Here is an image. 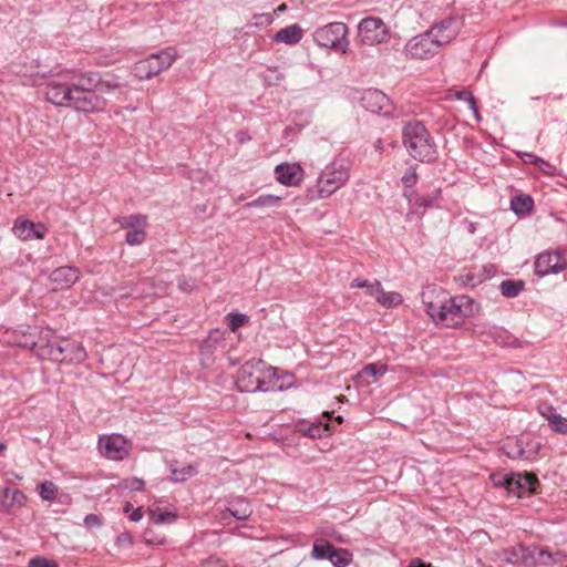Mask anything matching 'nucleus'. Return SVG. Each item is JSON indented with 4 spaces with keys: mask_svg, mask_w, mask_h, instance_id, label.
Listing matches in <instances>:
<instances>
[{
    "mask_svg": "<svg viewBox=\"0 0 567 567\" xmlns=\"http://www.w3.org/2000/svg\"><path fill=\"white\" fill-rule=\"evenodd\" d=\"M328 560L334 567H347L352 560V554L348 549L333 547L328 556Z\"/></svg>",
    "mask_w": 567,
    "mask_h": 567,
    "instance_id": "7c9ffc66",
    "label": "nucleus"
},
{
    "mask_svg": "<svg viewBox=\"0 0 567 567\" xmlns=\"http://www.w3.org/2000/svg\"><path fill=\"white\" fill-rule=\"evenodd\" d=\"M95 85H94V89H95V92H101V93H109V92H112L116 89L120 87V84L115 81L114 78H111V79H97L95 80Z\"/></svg>",
    "mask_w": 567,
    "mask_h": 567,
    "instance_id": "a19ab883",
    "label": "nucleus"
},
{
    "mask_svg": "<svg viewBox=\"0 0 567 567\" xmlns=\"http://www.w3.org/2000/svg\"><path fill=\"white\" fill-rule=\"evenodd\" d=\"M229 319V328L231 331H236L238 328L243 327L248 322V317L243 313L231 312L228 315Z\"/></svg>",
    "mask_w": 567,
    "mask_h": 567,
    "instance_id": "c03bdc74",
    "label": "nucleus"
},
{
    "mask_svg": "<svg viewBox=\"0 0 567 567\" xmlns=\"http://www.w3.org/2000/svg\"><path fill=\"white\" fill-rule=\"evenodd\" d=\"M527 549L523 545L513 546L502 551V560L512 564H526Z\"/></svg>",
    "mask_w": 567,
    "mask_h": 567,
    "instance_id": "c85d7f7f",
    "label": "nucleus"
},
{
    "mask_svg": "<svg viewBox=\"0 0 567 567\" xmlns=\"http://www.w3.org/2000/svg\"><path fill=\"white\" fill-rule=\"evenodd\" d=\"M332 549L333 545H331L329 542L323 539H317L312 546L311 557L317 560L328 559V556L330 555V551H332Z\"/></svg>",
    "mask_w": 567,
    "mask_h": 567,
    "instance_id": "c9c22d12",
    "label": "nucleus"
},
{
    "mask_svg": "<svg viewBox=\"0 0 567 567\" xmlns=\"http://www.w3.org/2000/svg\"><path fill=\"white\" fill-rule=\"evenodd\" d=\"M41 227H44V226L41 224H38V225L35 224V233H42Z\"/></svg>",
    "mask_w": 567,
    "mask_h": 567,
    "instance_id": "0e129e2a",
    "label": "nucleus"
},
{
    "mask_svg": "<svg viewBox=\"0 0 567 567\" xmlns=\"http://www.w3.org/2000/svg\"><path fill=\"white\" fill-rule=\"evenodd\" d=\"M275 172L277 181L286 186H297L303 176V171L298 164H279Z\"/></svg>",
    "mask_w": 567,
    "mask_h": 567,
    "instance_id": "aec40b11",
    "label": "nucleus"
},
{
    "mask_svg": "<svg viewBox=\"0 0 567 567\" xmlns=\"http://www.w3.org/2000/svg\"><path fill=\"white\" fill-rule=\"evenodd\" d=\"M39 495L43 501H53L58 494L56 485L51 481H44L38 485Z\"/></svg>",
    "mask_w": 567,
    "mask_h": 567,
    "instance_id": "ea45409f",
    "label": "nucleus"
},
{
    "mask_svg": "<svg viewBox=\"0 0 567 567\" xmlns=\"http://www.w3.org/2000/svg\"><path fill=\"white\" fill-rule=\"evenodd\" d=\"M62 78H64V75L52 79L47 83L45 95L47 100L54 105L69 106L74 87H72L70 81H61Z\"/></svg>",
    "mask_w": 567,
    "mask_h": 567,
    "instance_id": "f8f14e48",
    "label": "nucleus"
},
{
    "mask_svg": "<svg viewBox=\"0 0 567 567\" xmlns=\"http://www.w3.org/2000/svg\"><path fill=\"white\" fill-rule=\"evenodd\" d=\"M361 42L368 45L384 43L389 40V29L381 18L368 17L359 23Z\"/></svg>",
    "mask_w": 567,
    "mask_h": 567,
    "instance_id": "1a4fd4ad",
    "label": "nucleus"
},
{
    "mask_svg": "<svg viewBox=\"0 0 567 567\" xmlns=\"http://www.w3.org/2000/svg\"><path fill=\"white\" fill-rule=\"evenodd\" d=\"M299 431L305 435L312 439L316 437H322L323 435H327L330 432L329 424H311L308 426H299Z\"/></svg>",
    "mask_w": 567,
    "mask_h": 567,
    "instance_id": "4c0bfd02",
    "label": "nucleus"
},
{
    "mask_svg": "<svg viewBox=\"0 0 567 567\" xmlns=\"http://www.w3.org/2000/svg\"><path fill=\"white\" fill-rule=\"evenodd\" d=\"M525 451L523 449H518L514 454H508L511 457H524Z\"/></svg>",
    "mask_w": 567,
    "mask_h": 567,
    "instance_id": "052dcab7",
    "label": "nucleus"
},
{
    "mask_svg": "<svg viewBox=\"0 0 567 567\" xmlns=\"http://www.w3.org/2000/svg\"><path fill=\"white\" fill-rule=\"evenodd\" d=\"M524 281L522 280H504L499 285V290L502 295L506 298H514L519 295V292L524 289Z\"/></svg>",
    "mask_w": 567,
    "mask_h": 567,
    "instance_id": "473e14b6",
    "label": "nucleus"
},
{
    "mask_svg": "<svg viewBox=\"0 0 567 567\" xmlns=\"http://www.w3.org/2000/svg\"><path fill=\"white\" fill-rule=\"evenodd\" d=\"M333 412L324 411L323 416L330 419L332 416Z\"/></svg>",
    "mask_w": 567,
    "mask_h": 567,
    "instance_id": "338daca9",
    "label": "nucleus"
},
{
    "mask_svg": "<svg viewBox=\"0 0 567 567\" xmlns=\"http://www.w3.org/2000/svg\"><path fill=\"white\" fill-rule=\"evenodd\" d=\"M115 221L122 229L128 230H135L138 228L145 229L147 226V217L143 214L118 216Z\"/></svg>",
    "mask_w": 567,
    "mask_h": 567,
    "instance_id": "bb28decb",
    "label": "nucleus"
},
{
    "mask_svg": "<svg viewBox=\"0 0 567 567\" xmlns=\"http://www.w3.org/2000/svg\"><path fill=\"white\" fill-rule=\"evenodd\" d=\"M348 27L342 22H331L316 30L315 42L322 48L342 50L348 44Z\"/></svg>",
    "mask_w": 567,
    "mask_h": 567,
    "instance_id": "423d86ee",
    "label": "nucleus"
},
{
    "mask_svg": "<svg viewBox=\"0 0 567 567\" xmlns=\"http://www.w3.org/2000/svg\"><path fill=\"white\" fill-rule=\"evenodd\" d=\"M282 198L276 195H261L258 198L247 203L245 207H278L281 204Z\"/></svg>",
    "mask_w": 567,
    "mask_h": 567,
    "instance_id": "f704fd0d",
    "label": "nucleus"
},
{
    "mask_svg": "<svg viewBox=\"0 0 567 567\" xmlns=\"http://www.w3.org/2000/svg\"><path fill=\"white\" fill-rule=\"evenodd\" d=\"M350 162L338 158L327 165L318 178V194L320 198L332 195L342 187L350 176Z\"/></svg>",
    "mask_w": 567,
    "mask_h": 567,
    "instance_id": "20e7f679",
    "label": "nucleus"
},
{
    "mask_svg": "<svg viewBox=\"0 0 567 567\" xmlns=\"http://www.w3.org/2000/svg\"><path fill=\"white\" fill-rule=\"evenodd\" d=\"M99 450L106 458L122 461L130 454V443L120 434L101 436Z\"/></svg>",
    "mask_w": 567,
    "mask_h": 567,
    "instance_id": "9b49d317",
    "label": "nucleus"
},
{
    "mask_svg": "<svg viewBox=\"0 0 567 567\" xmlns=\"http://www.w3.org/2000/svg\"><path fill=\"white\" fill-rule=\"evenodd\" d=\"M455 96L457 100L466 101L470 105V109L473 111L476 120L478 121L481 118L475 97L473 96L471 91H468V90L457 91Z\"/></svg>",
    "mask_w": 567,
    "mask_h": 567,
    "instance_id": "79ce46f5",
    "label": "nucleus"
},
{
    "mask_svg": "<svg viewBox=\"0 0 567 567\" xmlns=\"http://www.w3.org/2000/svg\"><path fill=\"white\" fill-rule=\"evenodd\" d=\"M150 519L155 524H171L175 522L177 515L173 512H163L158 506L148 508Z\"/></svg>",
    "mask_w": 567,
    "mask_h": 567,
    "instance_id": "2f4dec72",
    "label": "nucleus"
},
{
    "mask_svg": "<svg viewBox=\"0 0 567 567\" xmlns=\"http://www.w3.org/2000/svg\"><path fill=\"white\" fill-rule=\"evenodd\" d=\"M425 312L436 324L453 328L462 324L465 318L473 316L475 301L467 296L449 298L444 290L429 286L422 291Z\"/></svg>",
    "mask_w": 567,
    "mask_h": 567,
    "instance_id": "f257e3e1",
    "label": "nucleus"
},
{
    "mask_svg": "<svg viewBox=\"0 0 567 567\" xmlns=\"http://www.w3.org/2000/svg\"><path fill=\"white\" fill-rule=\"evenodd\" d=\"M461 22L456 17H447L435 22L427 31L433 38L440 40V44L446 45L451 43L461 31Z\"/></svg>",
    "mask_w": 567,
    "mask_h": 567,
    "instance_id": "ddd939ff",
    "label": "nucleus"
},
{
    "mask_svg": "<svg viewBox=\"0 0 567 567\" xmlns=\"http://www.w3.org/2000/svg\"><path fill=\"white\" fill-rule=\"evenodd\" d=\"M567 268L566 251H546L539 254L535 260V274L544 277L558 274Z\"/></svg>",
    "mask_w": 567,
    "mask_h": 567,
    "instance_id": "9d476101",
    "label": "nucleus"
},
{
    "mask_svg": "<svg viewBox=\"0 0 567 567\" xmlns=\"http://www.w3.org/2000/svg\"><path fill=\"white\" fill-rule=\"evenodd\" d=\"M226 511L238 520H246L252 514L250 504L244 498H238L229 503Z\"/></svg>",
    "mask_w": 567,
    "mask_h": 567,
    "instance_id": "cd10ccee",
    "label": "nucleus"
},
{
    "mask_svg": "<svg viewBox=\"0 0 567 567\" xmlns=\"http://www.w3.org/2000/svg\"><path fill=\"white\" fill-rule=\"evenodd\" d=\"M133 543V538L128 533H122L116 537V545L118 547H128Z\"/></svg>",
    "mask_w": 567,
    "mask_h": 567,
    "instance_id": "8fccbe9b",
    "label": "nucleus"
},
{
    "mask_svg": "<svg viewBox=\"0 0 567 567\" xmlns=\"http://www.w3.org/2000/svg\"><path fill=\"white\" fill-rule=\"evenodd\" d=\"M120 486L128 491H142L145 486V483L138 477H128L123 480Z\"/></svg>",
    "mask_w": 567,
    "mask_h": 567,
    "instance_id": "a18cd8bd",
    "label": "nucleus"
},
{
    "mask_svg": "<svg viewBox=\"0 0 567 567\" xmlns=\"http://www.w3.org/2000/svg\"><path fill=\"white\" fill-rule=\"evenodd\" d=\"M146 231L145 229L138 228L135 230H128L125 236V241L130 246H137L145 241Z\"/></svg>",
    "mask_w": 567,
    "mask_h": 567,
    "instance_id": "37998d69",
    "label": "nucleus"
},
{
    "mask_svg": "<svg viewBox=\"0 0 567 567\" xmlns=\"http://www.w3.org/2000/svg\"><path fill=\"white\" fill-rule=\"evenodd\" d=\"M529 556L532 557L533 561L536 565L539 566H551V551L544 549V548H534Z\"/></svg>",
    "mask_w": 567,
    "mask_h": 567,
    "instance_id": "58836bf2",
    "label": "nucleus"
},
{
    "mask_svg": "<svg viewBox=\"0 0 567 567\" xmlns=\"http://www.w3.org/2000/svg\"><path fill=\"white\" fill-rule=\"evenodd\" d=\"M402 140L409 154L420 162L431 163L437 157V147L421 121H409L402 128Z\"/></svg>",
    "mask_w": 567,
    "mask_h": 567,
    "instance_id": "f03ea898",
    "label": "nucleus"
},
{
    "mask_svg": "<svg viewBox=\"0 0 567 567\" xmlns=\"http://www.w3.org/2000/svg\"><path fill=\"white\" fill-rule=\"evenodd\" d=\"M374 146H375V148H377L379 152H381V151H382V148H383V147H382V141H381V140H378V141L375 142Z\"/></svg>",
    "mask_w": 567,
    "mask_h": 567,
    "instance_id": "680f3d73",
    "label": "nucleus"
},
{
    "mask_svg": "<svg viewBox=\"0 0 567 567\" xmlns=\"http://www.w3.org/2000/svg\"><path fill=\"white\" fill-rule=\"evenodd\" d=\"M378 299L377 301L383 307L390 308L393 306H399L403 302V298L399 292L391 291L385 292L384 289H377Z\"/></svg>",
    "mask_w": 567,
    "mask_h": 567,
    "instance_id": "72a5a7b5",
    "label": "nucleus"
},
{
    "mask_svg": "<svg viewBox=\"0 0 567 567\" xmlns=\"http://www.w3.org/2000/svg\"><path fill=\"white\" fill-rule=\"evenodd\" d=\"M377 289H382V285L378 280H375L374 282H370L369 287L367 288L365 293L378 299Z\"/></svg>",
    "mask_w": 567,
    "mask_h": 567,
    "instance_id": "864d4df0",
    "label": "nucleus"
},
{
    "mask_svg": "<svg viewBox=\"0 0 567 567\" xmlns=\"http://www.w3.org/2000/svg\"><path fill=\"white\" fill-rule=\"evenodd\" d=\"M132 508V505L130 503H126V505L124 506V512L125 513H128V511Z\"/></svg>",
    "mask_w": 567,
    "mask_h": 567,
    "instance_id": "69168bd1",
    "label": "nucleus"
},
{
    "mask_svg": "<svg viewBox=\"0 0 567 567\" xmlns=\"http://www.w3.org/2000/svg\"><path fill=\"white\" fill-rule=\"evenodd\" d=\"M409 567H432L431 564L424 563L421 558H412Z\"/></svg>",
    "mask_w": 567,
    "mask_h": 567,
    "instance_id": "13d9d810",
    "label": "nucleus"
},
{
    "mask_svg": "<svg viewBox=\"0 0 567 567\" xmlns=\"http://www.w3.org/2000/svg\"><path fill=\"white\" fill-rule=\"evenodd\" d=\"M526 156H528L529 163H533V164L537 165L542 169H545V167L551 168V166L549 165L548 162H546V161H544V159H542V158H539V157H537V156H535L533 154H526Z\"/></svg>",
    "mask_w": 567,
    "mask_h": 567,
    "instance_id": "3c124183",
    "label": "nucleus"
},
{
    "mask_svg": "<svg viewBox=\"0 0 567 567\" xmlns=\"http://www.w3.org/2000/svg\"><path fill=\"white\" fill-rule=\"evenodd\" d=\"M401 181L405 188L413 187L415 185V183L417 182L416 167L415 166L409 167L408 171L403 174Z\"/></svg>",
    "mask_w": 567,
    "mask_h": 567,
    "instance_id": "49530a36",
    "label": "nucleus"
},
{
    "mask_svg": "<svg viewBox=\"0 0 567 567\" xmlns=\"http://www.w3.org/2000/svg\"><path fill=\"white\" fill-rule=\"evenodd\" d=\"M80 270L73 266H62L54 269L49 280L54 286V290L66 289L73 286L80 279Z\"/></svg>",
    "mask_w": 567,
    "mask_h": 567,
    "instance_id": "dca6fc26",
    "label": "nucleus"
},
{
    "mask_svg": "<svg viewBox=\"0 0 567 567\" xmlns=\"http://www.w3.org/2000/svg\"><path fill=\"white\" fill-rule=\"evenodd\" d=\"M551 556H553L551 565L559 564V563L567 560V554H565L563 551L551 553Z\"/></svg>",
    "mask_w": 567,
    "mask_h": 567,
    "instance_id": "6e6d98bb",
    "label": "nucleus"
},
{
    "mask_svg": "<svg viewBox=\"0 0 567 567\" xmlns=\"http://www.w3.org/2000/svg\"><path fill=\"white\" fill-rule=\"evenodd\" d=\"M337 400H338L339 402H341V403H342V402L347 401V398H346L343 394H340V395L337 398Z\"/></svg>",
    "mask_w": 567,
    "mask_h": 567,
    "instance_id": "e2e57ef3",
    "label": "nucleus"
},
{
    "mask_svg": "<svg viewBox=\"0 0 567 567\" xmlns=\"http://www.w3.org/2000/svg\"><path fill=\"white\" fill-rule=\"evenodd\" d=\"M72 87H83L85 90H95V75L93 73H84L79 76L72 75L70 79Z\"/></svg>",
    "mask_w": 567,
    "mask_h": 567,
    "instance_id": "e433bc0d",
    "label": "nucleus"
},
{
    "mask_svg": "<svg viewBox=\"0 0 567 567\" xmlns=\"http://www.w3.org/2000/svg\"><path fill=\"white\" fill-rule=\"evenodd\" d=\"M534 207V200L529 195H517L511 200V209L516 215H526Z\"/></svg>",
    "mask_w": 567,
    "mask_h": 567,
    "instance_id": "c756f323",
    "label": "nucleus"
},
{
    "mask_svg": "<svg viewBox=\"0 0 567 567\" xmlns=\"http://www.w3.org/2000/svg\"><path fill=\"white\" fill-rule=\"evenodd\" d=\"M302 30L298 24H291L280 29L274 37L276 42L293 45L300 42Z\"/></svg>",
    "mask_w": 567,
    "mask_h": 567,
    "instance_id": "393cba45",
    "label": "nucleus"
},
{
    "mask_svg": "<svg viewBox=\"0 0 567 567\" xmlns=\"http://www.w3.org/2000/svg\"><path fill=\"white\" fill-rule=\"evenodd\" d=\"M441 49L440 40L433 38L431 32L425 31L409 40L404 47V53L412 59L427 60L437 54Z\"/></svg>",
    "mask_w": 567,
    "mask_h": 567,
    "instance_id": "0eeeda50",
    "label": "nucleus"
},
{
    "mask_svg": "<svg viewBox=\"0 0 567 567\" xmlns=\"http://www.w3.org/2000/svg\"><path fill=\"white\" fill-rule=\"evenodd\" d=\"M142 517H143L142 507L134 509L132 515L130 516L131 520H133V522H138L142 519Z\"/></svg>",
    "mask_w": 567,
    "mask_h": 567,
    "instance_id": "bf43d9fd",
    "label": "nucleus"
},
{
    "mask_svg": "<svg viewBox=\"0 0 567 567\" xmlns=\"http://www.w3.org/2000/svg\"><path fill=\"white\" fill-rule=\"evenodd\" d=\"M200 567H226V565L217 557H209Z\"/></svg>",
    "mask_w": 567,
    "mask_h": 567,
    "instance_id": "603ef678",
    "label": "nucleus"
},
{
    "mask_svg": "<svg viewBox=\"0 0 567 567\" xmlns=\"http://www.w3.org/2000/svg\"><path fill=\"white\" fill-rule=\"evenodd\" d=\"M174 48L164 49L134 63L132 72L140 80H148L167 70L176 59Z\"/></svg>",
    "mask_w": 567,
    "mask_h": 567,
    "instance_id": "39448f33",
    "label": "nucleus"
},
{
    "mask_svg": "<svg viewBox=\"0 0 567 567\" xmlns=\"http://www.w3.org/2000/svg\"><path fill=\"white\" fill-rule=\"evenodd\" d=\"M539 413L547 420L554 432L567 435V419L557 413L555 408L543 404L539 406Z\"/></svg>",
    "mask_w": 567,
    "mask_h": 567,
    "instance_id": "412c9836",
    "label": "nucleus"
},
{
    "mask_svg": "<svg viewBox=\"0 0 567 567\" xmlns=\"http://www.w3.org/2000/svg\"><path fill=\"white\" fill-rule=\"evenodd\" d=\"M169 480L174 483H183L188 478L196 476L198 468L196 464H179L178 461L169 463Z\"/></svg>",
    "mask_w": 567,
    "mask_h": 567,
    "instance_id": "4be33fe9",
    "label": "nucleus"
},
{
    "mask_svg": "<svg viewBox=\"0 0 567 567\" xmlns=\"http://www.w3.org/2000/svg\"><path fill=\"white\" fill-rule=\"evenodd\" d=\"M271 371L272 369L268 368L262 360H249L237 373V388L241 392H266L269 390L266 378L271 374Z\"/></svg>",
    "mask_w": 567,
    "mask_h": 567,
    "instance_id": "7ed1b4c3",
    "label": "nucleus"
},
{
    "mask_svg": "<svg viewBox=\"0 0 567 567\" xmlns=\"http://www.w3.org/2000/svg\"><path fill=\"white\" fill-rule=\"evenodd\" d=\"M388 371V367L384 363H369L364 365L355 375V380L358 382H362L365 385L370 384V381H364L363 379L365 377H371L373 379H377L379 377H382Z\"/></svg>",
    "mask_w": 567,
    "mask_h": 567,
    "instance_id": "a878e982",
    "label": "nucleus"
},
{
    "mask_svg": "<svg viewBox=\"0 0 567 567\" xmlns=\"http://www.w3.org/2000/svg\"><path fill=\"white\" fill-rule=\"evenodd\" d=\"M27 496L20 489L0 487V513L10 514L16 508L23 507Z\"/></svg>",
    "mask_w": 567,
    "mask_h": 567,
    "instance_id": "a211bd4d",
    "label": "nucleus"
},
{
    "mask_svg": "<svg viewBox=\"0 0 567 567\" xmlns=\"http://www.w3.org/2000/svg\"><path fill=\"white\" fill-rule=\"evenodd\" d=\"M336 421H337L339 424H341V423H343V417H342L341 415H338V416L336 417Z\"/></svg>",
    "mask_w": 567,
    "mask_h": 567,
    "instance_id": "774afa93",
    "label": "nucleus"
},
{
    "mask_svg": "<svg viewBox=\"0 0 567 567\" xmlns=\"http://www.w3.org/2000/svg\"><path fill=\"white\" fill-rule=\"evenodd\" d=\"M441 195V189L436 188L432 193L426 195H421L414 190H411L410 194H405L409 199V204L413 208H431L435 205L439 197Z\"/></svg>",
    "mask_w": 567,
    "mask_h": 567,
    "instance_id": "5701e85b",
    "label": "nucleus"
},
{
    "mask_svg": "<svg viewBox=\"0 0 567 567\" xmlns=\"http://www.w3.org/2000/svg\"><path fill=\"white\" fill-rule=\"evenodd\" d=\"M370 285V281L367 280V279H360V278H355L351 281L350 284V287L351 288H368Z\"/></svg>",
    "mask_w": 567,
    "mask_h": 567,
    "instance_id": "4d7b16f0",
    "label": "nucleus"
},
{
    "mask_svg": "<svg viewBox=\"0 0 567 567\" xmlns=\"http://www.w3.org/2000/svg\"><path fill=\"white\" fill-rule=\"evenodd\" d=\"M51 334L50 331L44 337H40L38 341L30 343L31 350L42 360H50L59 362L60 352L58 351V342L50 340L48 337ZM24 347H29V343H24Z\"/></svg>",
    "mask_w": 567,
    "mask_h": 567,
    "instance_id": "f3484780",
    "label": "nucleus"
},
{
    "mask_svg": "<svg viewBox=\"0 0 567 567\" xmlns=\"http://www.w3.org/2000/svg\"><path fill=\"white\" fill-rule=\"evenodd\" d=\"M28 567H58L54 561L48 560L43 557H34L30 559Z\"/></svg>",
    "mask_w": 567,
    "mask_h": 567,
    "instance_id": "09e8293b",
    "label": "nucleus"
},
{
    "mask_svg": "<svg viewBox=\"0 0 567 567\" xmlns=\"http://www.w3.org/2000/svg\"><path fill=\"white\" fill-rule=\"evenodd\" d=\"M84 523L86 526H100L102 524L100 517L94 514L86 515Z\"/></svg>",
    "mask_w": 567,
    "mask_h": 567,
    "instance_id": "5fc2aeb1",
    "label": "nucleus"
},
{
    "mask_svg": "<svg viewBox=\"0 0 567 567\" xmlns=\"http://www.w3.org/2000/svg\"><path fill=\"white\" fill-rule=\"evenodd\" d=\"M58 351L62 359L59 362H82L86 358V352L81 343L62 339L58 342Z\"/></svg>",
    "mask_w": 567,
    "mask_h": 567,
    "instance_id": "6ab92c4d",
    "label": "nucleus"
},
{
    "mask_svg": "<svg viewBox=\"0 0 567 567\" xmlns=\"http://www.w3.org/2000/svg\"><path fill=\"white\" fill-rule=\"evenodd\" d=\"M42 233H35V224L30 220H17L13 227L16 236L22 240L33 238L42 239L45 235V227H41Z\"/></svg>",
    "mask_w": 567,
    "mask_h": 567,
    "instance_id": "b1692460",
    "label": "nucleus"
},
{
    "mask_svg": "<svg viewBox=\"0 0 567 567\" xmlns=\"http://www.w3.org/2000/svg\"><path fill=\"white\" fill-rule=\"evenodd\" d=\"M489 480L495 487H503L508 492L509 474L493 473Z\"/></svg>",
    "mask_w": 567,
    "mask_h": 567,
    "instance_id": "de8ad7c7",
    "label": "nucleus"
},
{
    "mask_svg": "<svg viewBox=\"0 0 567 567\" xmlns=\"http://www.w3.org/2000/svg\"><path fill=\"white\" fill-rule=\"evenodd\" d=\"M538 485V478L533 473L509 474L508 494H514L520 498L524 494H532Z\"/></svg>",
    "mask_w": 567,
    "mask_h": 567,
    "instance_id": "2eb2a0df",
    "label": "nucleus"
},
{
    "mask_svg": "<svg viewBox=\"0 0 567 567\" xmlns=\"http://www.w3.org/2000/svg\"><path fill=\"white\" fill-rule=\"evenodd\" d=\"M362 106L371 113H391V103L389 97L380 90L369 89L361 97Z\"/></svg>",
    "mask_w": 567,
    "mask_h": 567,
    "instance_id": "4468645a",
    "label": "nucleus"
},
{
    "mask_svg": "<svg viewBox=\"0 0 567 567\" xmlns=\"http://www.w3.org/2000/svg\"><path fill=\"white\" fill-rule=\"evenodd\" d=\"M68 107L83 113H97L105 110L106 100L95 90H85L82 86L74 87Z\"/></svg>",
    "mask_w": 567,
    "mask_h": 567,
    "instance_id": "6e6552de",
    "label": "nucleus"
}]
</instances>
